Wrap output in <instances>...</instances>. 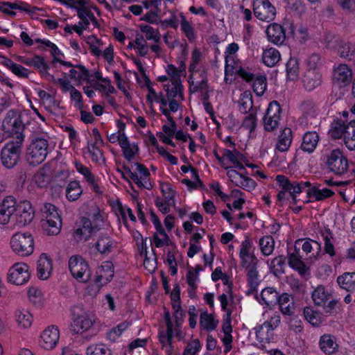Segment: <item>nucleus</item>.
I'll return each instance as SVG.
<instances>
[{
	"mask_svg": "<svg viewBox=\"0 0 355 355\" xmlns=\"http://www.w3.org/2000/svg\"><path fill=\"white\" fill-rule=\"evenodd\" d=\"M139 29L145 34L146 40H153L155 43L160 42L161 35L158 29H154L152 26L147 24L139 25Z\"/></svg>",
	"mask_w": 355,
	"mask_h": 355,
	"instance_id": "nucleus-40",
	"label": "nucleus"
},
{
	"mask_svg": "<svg viewBox=\"0 0 355 355\" xmlns=\"http://www.w3.org/2000/svg\"><path fill=\"white\" fill-rule=\"evenodd\" d=\"M34 216L35 212L31 202L25 200L17 205L11 222L14 226L21 227L31 223Z\"/></svg>",
	"mask_w": 355,
	"mask_h": 355,
	"instance_id": "nucleus-6",
	"label": "nucleus"
},
{
	"mask_svg": "<svg viewBox=\"0 0 355 355\" xmlns=\"http://www.w3.org/2000/svg\"><path fill=\"white\" fill-rule=\"evenodd\" d=\"M76 168L79 173H80L81 174H83L84 175L86 180L93 187L94 190L96 192H99V191H98L99 187L96 184L95 180H94V177L92 174V173L90 172L89 168L87 167L83 166L82 164L77 163V162L76 163Z\"/></svg>",
	"mask_w": 355,
	"mask_h": 355,
	"instance_id": "nucleus-42",
	"label": "nucleus"
},
{
	"mask_svg": "<svg viewBox=\"0 0 355 355\" xmlns=\"http://www.w3.org/2000/svg\"><path fill=\"white\" fill-rule=\"evenodd\" d=\"M200 343L198 339L193 340L186 347L183 355H196L200 349Z\"/></svg>",
	"mask_w": 355,
	"mask_h": 355,
	"instance_id": "nucleus-64",
	"label": "nucleus"
},
{
	"mask_svg": "<svg viewBox=\"0 0 355 355\" xmlns=\"http://www.w3.org/2000/svg\"><path fill=\"white\" fill-rule=\"evenodd\" d=\"M241 266L245 268V270L257 267L258 260L253 254L241 257Z\"/></svg>",
	"mask_w": 355,
	"mask_h": 355,
	"instance_id": "nucleus-61",
	"label": "nucleus"
},
{
	"mask_svg": "<svg viewBox=\"0 0 355 355\" xmlns=\"http://www.w3.org/2000/svg\"><path fill=\"white\" fill-rule=\"evenodd\" d=\"M59 337V330L53 326L49 327L44 330L40 336V345L45 349H51L56 345Z\"/></svg>",
	"mask_w": 355,
	"mask_h": 355,
	"instance_id": "nucleus-15",
	"label": "nucleus"
},
{
	"mask_svg": "<svg viewBox=\"0 0 355 355\" xmlns=\"http://www.w3.org/2000/svg\"><path fill=\"white\" fill-rule=\"evenodd\" d=\"M113 244L114 242L109 235L101 233L95 243V248L101 254H105L111 252Z\"/></svg>",
	"mask_w": 355,
	"mask_h": 355,
	"instance_id": "nucleus-21",
	"label": "nucleus"
},
{
	"mask_svg": "<svg viewBox=\"0 0 355 355\" xmlns=\"http://www.w3.org/2000/svg\"><path fill=\"white\" fill-rule=\"evenodd\" d=\"M246 270L250 286L252 289H255L259 284L257 267H254V268H249Z\"/></svg>",
	"mask_w": 355,
	"mask_h": 355,
	"instance_id": "nucleus-62",
	"label": "nucleus"
},
{
	"mask_svg": "<svg viewBox=\"0 0 355 355\" xmlns=\"http://www.w3.org/2000/svg\"><path fill=\"white\" fill-rule=\"evenodd\" d=\"M304 116L306 119L313 118L315 115V105L312 101H305L302 104Z\"/></svg>",
	"mask_w": 355,
	"mask_h": 355,
	"instance_id": "nucleus-59",
	"label": "nucleus"
},
{
	"mask_svg": "<svg viewBox=\"0 0 355 355\" xmlns=\"http://www.w3.org/2000/svg\"><path fill=\"white\" fill-rule=\"evenodd\" d=\"M69 268L72 276L80 282H87L91 277L89 266L80 255L72 256L69 260Z\"/></svg>",
	"mask_w": 355,
	"mask_h": 355,
	"instance_id": "nucleus-7",
	"label": "nucleus"
},
{
	"mask_svg": "<svg viewBox=\"0 0 355 355\" xmlns=\"http://www.w3.org/2000/svg\"><path fill=\"white\" fill-rule=\"evenodd\" d=\"M253 11L255 17L261 21H270L276 15V9L269 0H254Z\"/></svg>",
	"mask_w": 355,
	"mask_h": 355,
	"instance_id": "nucleus-11",
	"label": "nucleus"
},
{
	"mask_svg": "<svg viewBox=\"0 0 355 355\" xmlns=\"http://www.w3.org/2000/svg\"><path fill=\"white\" fill-rule=\"evenodd\" d=\"M321 75L316 71L308 70L303 78V83L306 89L311 91L320 85Z\"/></svg>",
	"mask_w": 355,
	"mask_h": 355,
	"instance_id": "nucleus-25",
	"label": "nucleus"
},
{
	"mask_svg": "<svg viewBox=\"0 0 355 355\" xmlns=\"http://www.w3.org/2000/svg\"><path fill=\"white\" fill-rule=\"evenodd\" d=\"M318 141L319 137L315 132H308L304 135L301 148L304 151L311 153L316 148Z\"/></svg>",
	"mask_w": 355,
	"mask_h": 355,
	"instance_id": "nucleus-27",
	"label": "nucleus"
},
{
	"mask_svg": "<svg viewBox=\"0 0 355 355\" xmlns=\"http://www.w3.org/2000/svg\"><path fill=\"white\" fill-rule=\"evenodd\" d=\"M285 257L282 255L274 258L270 263V268L272 272L277 276L284 272Z\"/></svg>",
	"mask_w": 355,
	"mask_h": 355,
	"instance_id": "nucleus-52",
	"label": "nucleus"
},
{
	"mask_svg": "<svg viewBox=\"0 0 355 355\" xmlns=\"http://www.w3.org/2000/svg\"><path fill=\"white\" fill-rule=\"evenodd\" d=\"M79 223L80 227L74 232V237L77 241H86L101 230L98 224L93 225L91 219L87 217H82Z\"/></svg>",
	"mask_w": 355,
	"mask_h": 355,
	"instance_id": "nucleus-9",
	"label": "nucleus"
},
{
	"mask_svg": "<svg viewBox=\"0 0 355 355\" xmlns=\"http://www.w3.org/2000/svg\"><path fill=\"white\" fill-rule=\"evenodd\" d=\"M49 167H42L35 174L34 180L35 184L40 187H46L50 181V175L49 174Z\"/></svg>",
	"mask_w": 355,
	"mask_h": 355,
	"instance_id": "nucleus-41",
	"label": "nucleus"
},
{
	"mask_svg": "<svg viewBox=\"0 0 355 355\" xmlns=\"http://www.w3.org/2000/svg\"><path fill=\"white\" fill-rule=\"evenodd\" d=\"M307 196L309 198L314 197L316 200H323L334 194L331 190L324 188L320 189L318 186H314L307 191Z\"/></svg>",
	"mask_w": 355,
	"mask_h": 355,
	"instance_id": "nucleus-36",
	"label": "nucleus"
},
{
	"mask_svg": "<svg viewBox=\"0 0 355 355\" xmlns=\"http://www.w3.org/2000/svg\"><path fill=\"white\" fill-rule=\"evenodd\" d=\"M238 182L240 183L235 182L234 185L243 189H246L247 191L254 189L256 186V182L252 179L248 178L243 174L241 175Z\"/></svg>",
	"mask_w": 355,
	"mask_h": 355,
	"instance_id": "nucleus-56",
	"label": "nucleus"
},
{
	"mask_svg": "<svg viewBox=\"0 0 355 355\" xmlns=\"http://www.w3.org/2000/svg\"><path fill=\"white\" fill-rule=\"evenodd\" d=\"M352 78V70L346 64H340L334 71V83L340 86L349 84Z\"/></svg>",
	"mask_w": 355,
	"mask_h": 355,
	"instance_id": "nucleus-17",
	"label": "nucleus"
},
{
	"mask_svg": "<svg viewBox=\"0 0 355 355\" xmlns=\"http://www.w3.org/2000/svg\"><path fill=\"white\" fill-rule=\"evenodd\" d=\"M120 146L122 148L123 156L128 162H131L139 151L138 146L135 144L130 145L126 136H123Z\"/></svg>",
	"mask_w": 355,
	"mask_h": 355,
	"instance_id": "nucleus-29",
	"label": "nucleus"
},
{
	"mask_svg": "<svg viewBox=\"0 0 355 355\" xmlns=\"http://www.w3.org/2000/svg\"><path fill=\"white\" fill-rule=\"evenodd\" d=\"M88 355H110V352L104 345H93L87 347Z\"/></svg>",
	"mask_w": 355,
	"mask_h": 355,
	"instance_id": "nucleus-55",
	"label": "nucleus"
},
{
	"mask_svg": "<svg viewBox=\"0 0 355 355\" xmlns=\"http://www.w3.org/2000/svg\"><path fill=\"white\" fill-rule=\"evenodd\" d=\"M243 127L250 130V132H252L257 126V117L255 113H250L243 121Z\"/></svg>",
	"mask_w": 355,
	"mask_h": 355,
	"instance_id": "nucleus-58",
	"label": "nucleus"
},
{
	"mask_svg": "<svg viewBox=\"0 0 355 355\" xmlns=\"http://www.w3.org/2000/svg\"><path fill=\"white\" fill-rule=\"evenodd\" d=\"M304 315L306 320L313 326H317L321 322L320 313L311 307L304 308Z\"/></svg>",
	"mask_w": 355,
	"mask_h": 355,
	"instance_id": "nucleus-50",
	"label": "nucleus"
},
{
	"mask_svg": "<svg viewBox=\"0 0 355 355\" xmlns=\"http://www.w3.org/2000/svg\"><path fill=\"white\" fill-rule=\"evenodd\" d=\"M16 318L18 325L21 326L24 329L30 327L32 324L33 316L28 311H17Z\"/></svg>",
	"mask_w": 355,
	"mask_h": 355,
	"instance_id": "nucleus-48",
	"label": "nucleus"
},
{
	"mask_svg": "<svg viewBox=\"0 0 355 355\" xmlns=\"http://www.w3.org/2000/svg\"><path fill=\"white\" fill-rule=\"evenodd\" d=\"M266 78L264 76H258L253 83V90L256 94L261 96L266 89Z\"/></svg>",
	"mask_w": 355,
	"mask_h": 355,
	"instance_id": "nucleus-54",
	"label": "nucleus"
},
{
	"mask_svg": "<svg viewBox=\"0 0 355 355\" xmlns=\"http://www.w3.org/2000/svg\"><path fill=\"white\" fill-rule=\"evenodd\" d=\"M331 294L329 293L323 286H318L313 291L311 297L315 305L324 306L330 300Z\"/></svg>",
	"mask_w": 355,
	"mask_h": 355,
	"instance_id": "nucleus-24",
	"label": "nucleus"
},
{
	"mask_svg": "<svg viewBox=\"0 0 355 355\" xmlns=\"http://www.w3.org/2000/svg\"><path fill=\"white\" fill-rule=\"evenodd\" d=\"M344 142L349 150H355V120L347 124Z\"/></svg>",
	"mask_w": 355,
	"mask_h": 355,
	"instance_id": "nucleus-31",
	"label": "nucleus"
},
{
	"mask_svg": "<svg viewBox=\"0 0 355 355\" xmlns=\"http://www.w3.org/2000/svg\"><path fill=\"white\" fill-rule=\"evenodd\" d=\"M319 345L321 350L327 354L334 353L338 347L334 338L327 334L320 337Z\"/></svg>",
	"mask_w": 355,
	"mask_h": 355,
	"instance_id": "nucleus-26",
	"label": "nucleus"
},
{
	"mask_svg": "<svg viewBox=\"0 0 355 355\" xmlns=\"http://www.w3.org/2000/svg\"><path fill=\"white\" fill-rule=\"evenodd\" d=\"M292 141V131L286 128L282 130L279 136V139L276 144V149L280 152L286 151Z\"/></svg>",
	"mask_w": 355,
	"mask_h": 355,
	"instance_id": "nucleus-28",
	"label": "nucleus"
},
{
	"mask_svg": "<svg viewBox=\"0 0 355 355\" xmlns=\"http://www.w3.org/2000/svg\"><path fill=\"white\" fill-rule=\"evenodd\" d=\"M256 337L260 343H269L272 338V331L270 330L263 323L255 331Z\"/></svg>",
	"mask_w": 355,
	"mask_h": 355,
	"instance_id": "nucleus-43",
	"label": "nucleus"
},
{
	"mask_svg": "<svg viewBox=\"0 0 355 355\" xmlns=\"http://www.w3.org/2000/svg\"><path fill=\"white\" fill-rule=\"evenodd\" d=\"M12 250L19 256H28L34 250L33 237L28 233H16L10 239Z\"/></svg>",
	"mask_w": 355,
	"mask_h": 355,
	"instance_id": "nucleus-5",
	"label": "nucleus"
},
{
	"mask_svg": "<svg viewBox=\"0 0 355 355\" xmlns=\"http://www.w3.org/2000/svg\"><path fill=\"white\" fill-rule=\"evenodd\" d=\"M160 189L166 200V204L172 205L175 208L174 198L175 191L172 189L171 185L168 183H161Z\"/></svg>",
	"mask_w": 355,
	"mask_h": 355,
	"instance_id": "nucleus-45",
	"label": "nucleus"
},
{
	"mask_svg": "<svg viewBox=\"0 0 355 355\" xmlns=\"http://www.w3.org/2000/svg\"><path fill=\"white\" fill-rule=\"evenodd\" d=\"M281 112L282 109L277 101H274L269 103L263 117V125L266 131H273L278 127Z\"/></svg>",
	"mask_w": 355,
	"mask_h": 355,
	"instance_id": "nucleus-10",
	"label": "nucleus"
},
{
	"mask_svg": "<svg viewBox=\"0 0 355 355\" xmlns=\"http://www.w3.org/2000/svg\"><path fill=\"white\" fill-rule=\"evenodd\" d=\"M52 270V262L51 258L45 253L39 257L37 263V277L42 280L47 279Z\"/></svg>",
	"mask_w": 355,
	"mask_h": 355,
	"instance_id": "nucleus-18",
	"label": "nucleus"
},
{
	"mask_svg": "<svg viewBox=\"0 0 355 355\" xmlns=\"http://www.w3.org/2000/svg\"><path fill=\"white\" fill-rule=\"evenodd\" d=\"M338 55L346 60L352 61L355 58V44L340 40L337 44Z\"/></svg>",
	"mask_w": 355,
	"mask_h": 355,
	"instance_id": "nucleus-19",
	"label": "nucleus"
},
{
	"mask_svg": "<svg viewBox=\"0 0 355 355\" xmlns=\"http://www.w3.org/2000/svg\"><path fill=\"white\" fill-rule=\"evenodd\" d=\"M16 201L12 196H7L0 204V223L7 224L12 220L16 209Z\"/></svg>",
	"mask_w": 355,
	"mask_h": 355,
	"instance_id": "nucleus-14",
	"label": "nucleus"
},
{
	"mask_svg": "<svg viewBox=\"0 0 355 355\" xmlns=\"http://www.w3.org/2000/svg\"><path fill=\"white\" fill-rule=\"evenodd\" d=\"M266 32L268 41L275 44H282L286 40L284 28L277 23L270 24Z\"/></svg>",
	"mask_w": 355,
	"mask_h": 355,
	"instance_id": "nucleus-16",
	"label": "nucleus"
},
{
	"mask_svg": "<svg viewBox=\"0 0 355 355\" xmlns=\"http://www.w3.org/2000/svg\"><path fill=\"white\" fill-rule=\"evenodd\" d=\"M238 103L239 111L243 114L248 113L253 107L252 96L245 92L242 94Z\"/></svg>",
	"mask_w": 355,
	"mask_h": 355,
	"instance_id": "nucleus-46",
	"label": "nucleus"
},
{
	"mask_svg": "<svg viewBox=\"0 0 355 355\" xmlns=\"http://www.w3.org/2000/svg\"><path fill=\"white\" fill-rule=\"evenodd\" d=\"M340 286L348 291L355 290V272H347L337 279Z\"/></svg>",
	"mask_w": 355,
	"mask_h": 355,
	"instance_id": "nucleus-35",
	"label": "nucleus"
},
{
	"mask_svg": "<svg viewBox=\"0 0 355 355\" xmlns=\"http://www.w3.org/2000/svg\"><path fill=\"white\" fill-rule=\"evenodd\" d=\"M4 5L8 6V7H10V8H12L13 10H19L21 11H25L27 13H28V15L32 18L35 17V15L37 10H41L37 7H33L31 9L28 8L27 7H26V6H28L26 3H21V4H18L17 3H4Z\"/></svg>",
	"mask_w": 355,
	"mask_h": 355,
	"instance_id": "nucleus-53",
	"label": "nucleus"
},
{
	"mask_svg": "<svg viewBox=\"0 0 355 355\" xmlns=\"http://www.w3.org/2000/svg\"><path fill=\"white\" fill-rule=\"evenodd\" d=\"M286 73L288 80H294L298 77L299 65L296 58H290L286 63Z\"/></svg>",
	"mask_w": 355,
	"mask_h": 355,
	"instance_id": "nucleus-47",
	"label": "nucleus"
},
{
	"mask_svg": "<svg viewBox=\"0 0 355 355\" xmlns=\"http://www.w3.org/2000/svg\"><path fill=\"white\" fill-rule=\"evenodd\" d=\"M74 68H76L78 70L71 69L69 71V76L71 78L77 80L78 81L85 80L89 83H91V75L87 69H86L82 64H77Z\"/></svg>",
	"mask_w": 355,
	"mask_h": 355,
	"instance_id": "nucleus-33",
	"label": "nucleus"
},
{
	"mask_svg": "<svg viewBox=\"0 0 355 355\" xmlns=\"http://www.w3.org/2000/svg\"><path fill=\"white\" fill-rule=\"evenodd\" d=\"M93 325V320L87 315L76 317L71 324L72 330L76 334L88 330Z\"/></svg>",
	"mask_w": 355,
	"mask_h": 355,
	"instance_id": "nucleus-23",
	"label": "nucleus"
},
{
	"mask_svg": "<svg viewBox=\"0 0 355 355\" xmlns=\"http://www.w3.org/2000/svg\"><path fill=\"white\" fill-rule=\"evenodd\" d=\"M123 168L129 178L139 188L149 190L153 187L150 182V172L144 164L133 162L131 163V168L124 164Z\"/></svg>",
	"mask_w": 355,
	"mask_h": 355,
	"instance_id": "nucleus-2",
	"label": "nucleus"
},
{
	"mask_svg": "<svg viewBox=\"0 0 355 355\" xmlns=\"http://www.w3.org/2000/svg\"><path fill=\"white\" fill-rule=\"evenodd\" d=\"M41 223L44 232L47 235H57L60 232L62 226L60 217L55 218L53 216V218H50L48 220L42 219Z\"/></svg>",
	"mask_w": 355,
	"mask_h": 355,
	"instance_id": "nucleus-20",
	"label": "nucleus"
},
{
	"mask_svg": "<svg viewBox=\"0 0 355 355\" xmlns=\"http://www.w3.org/2000/svg\"><path fill=\"white\" fill-rule=\"evenodd\" d=\"M347 124L342 122L340 120L335 121L332 129L331 130V135L334 139H340L344 137L345 135Z\"/></svg>",
	"mask_w": 355,
	"mask_h": 355,
	"instance_id": "nucleus-51",
	"label": "nucleus"
},
{
	"mask_svg": "<svg viewBox=\"0 0 355 355\" xmlns=\"http://www.w3.org/2000/svg\"><path fill=\"white\" fill-rule=\"evenodd\" d=\"M83 191L77 181H71L69 183L66 189V196L70 201L78 199Z\"/></svg>",
	"mask_w": 355,
	"mask_h": 355,
	"instance_id": "nucleus-39",
	"label": "nucleus"
},
{
	"mask_svg": "<svg viewBox=\"0 0 355 355\" xmlns=\"http://www.w3.org/2000/svg\"><path fill=\"white\" fill-rule=\"evenodd\" d=\"M261 252L264 255H270L274 250L275 241L272 236H264L259 240Z\"/></svg>",
	"mask_w": 355,
	"mask_h": 355,
	"instance_id": "nucleus-44",
	"label": "nucleus"
},
{
	"mask_svg": "<svg viewBox=\"0 0 355 355\" xmlns=\"http://www.w3.org/2000/svg\"><path fill=\"white\" fill-rule=\"evenodd\" d=\"M42 219L48 220L55 218H60L57 208L55 206L51 203H44L43 207L41 208Z\"/></svg>",
	"mask_w": 355,
	"mask_h": 355,
	"instance_id": "nucleus-49",
	"label": "nucleus"
},
{
	"mask_svg": "<svg viewBox=\"0 0 355 355\" xmlns=\"http://www.w3.org/2000/svg\"><path fill=\"white\" fill-rule=\"evenodd\" d=\"M114 276V266L110 261H105L101 266L99 275L96 277V281L100 282L101 279L110 282Z\"/></svg>",
	"mask_w": 355,
	"mask_h": 355,
	"instance_id": "nucleus-37",
	"label": "nucleus"
},
{
	"mask_svg": "<svg viewBox=\"0 0 355 355\" xmlns=\"http://www.w3.org/2000/svg\"><path fill=\"white\" fill-rule=\"evenodd\" d=\"M303 240V239H297L295 243L293 252L288 253V265L291 268L298 271L301 275H304L306 270V265L302 260V256L300 254V248L298 247Z\"/></svg>",
	"mask_w": 355,
	"mask_h": 355,
	"instance_id": "nucleus-13",
	"label": "nucleus"
},
{
	"mask_svg": "<svg viewBox=\"0 0 355 355\" xmlns=\"http://www.w3.org/2000/svg\"><path fill=\"white\" fill-rule=\"evenodd\" d=\"M24 129L25 125L20 116L14 110H10L2 122V130L4 133L9 137H15L16 141H18L20 137H21V141H24L23 132Z\"/></svg>",
	"mask_w": 355,
	"mask_h": 355,
	"instance_id": "nucleus-3",
	"label": "nucleus"
},
{
	"mask_svg": "<svg viewBox=\"0 0 355 355\" xmlns=\"http://www.w3.org/2000/svg\"><path fill=\"white\" fill-rule=\"evenodd\" d=\"M29 277L28 266L24 263H15L8 273V280L16 285L26 283Z\"/></svg>",
	"mask_w": 355,
	"mask_h": 355,
	"instance_id": "nucleus-12",
	"label": "nucleus"
},
{
	"mask_svg": "<svg viewBox=\"0 0 355 355\" xmlns=\"http://www.w3.org/2000/svg\"><path fill=\"white\" fill-rule=\"evenodd\" d=\"M277 304H279L280 311L284 315H291L293 314L294 302L287 293L280 295Z\"/></svg>",
	"mask_w": 355,
	"mask_h": 355,
	"instance_id": "nucleus-30",
	"label": "nucleus"
},
{
	"mask_svg": "<svg viewBox=\"0 0 355 355\" xmlns=\"http://www.w3.org/2000/svg\"><path fill=\"white\" fill-rule=\"evenodd\" d=\"M23 141L20 137L18 141H10L1 149V159L5 167L12 168L17 164Z\"/></svg>",
	"mask_w": 355,
	"mask_h": 355,
	"instance_id": "nucleus-4",
	"label": "nucleus"
},
{
	"mask_svg": "<svg viewBox=\"0 0 355 355\" xmlns=\"http://www.w3.org/2000/svg\"><path fill=\"white\" fill-rule=\"evenodd\" d=\"M324 241V251L329 254L331 257L335 255V250L333 243L331 242V239L333 238L332 233L329 230H326L325 233H322Z\"/></svg>",
	"mask_w": 355,
	"mask_h": 355,
	"instance_id": "nucleus-57",
	"label": "nucleus"
},
{
	"mask_svg": "<svg viewBox=\"0 0 355 355\" xmlns=\"http://www.w3.org/2000/svg\"><path fill=\"white\" fill-rule=\"evenodd\" d=\"M164 89L166 92L168 99L175 98L178 96L183 99V87L180 78L176 77L175 80L171 81V84L164 85Z\"/></svg>",
	"mask_w": 355,
	"mask_h": 355,
	"instance_id": "nucleus-22",
	"label": "nucleus"
},
{
	"mask_svg": "<svg viewBox=\"0 0 355 355\" xmlns=\"http://www.w3.org/2000/svg\"><path fill=\"white\" fill-rule=\"evenodd\" d=\"M309 70L315 71L320 65V57L318 54L313 53L306 60Z\"/></svg>",
	"mask_w": 355,
	"mask_h": 355,
	"instance_id": "nucleus-63",
	"label": "nucleus"
},
{
	"mask_svg": "<svg viewBox=\"0 0 355 355\" xmlns=\"http://www.w3.org/2000/svg\"><path fill=\"white\" fill-rule=\"evenodd\" d=\"M49 150L47 136L35 137L26 149V160L30 165L37 166L43 162Z\"/></svg>",
	"mask_w": 355,
	"mask_h": 355,
	"instance_id": "nucleus-1",
	"label": "nucleus"
},
{
	"mask_svg": "<svg viewBox=\"0 0 355 355\" xmlns=\"http://www.w3.org/2000/svg\"><path fill=\"white\" fill-rule=\"evenodd\" d=\"M218 323V320H215L212 315L207 312H203L200 314V326L207 331L214 330Z\"/></svg>",
	"mask_w": 355,
	"mask_h": 355,
	"instance_id": "nucleus-38",
	"label": "nucleus"
},
{
	"mask_svg": "<svg viewBox=\"0 0 355 355\" xmlns=\"http://www.w3.org/2000/svg\"><path fill=\"white\" fill-rule=\"evenodd\" d=\"M182 21H181V27L182 31L186 35L189 41H192L195 39V35L193 33V28L190 25V24L186 20L184 15H181Z\"/></svg>",
	"mask_w": 355,
	"mask_h": 355,
	"instance_id": "nucleus-60",
	"label": "nucleus"
},
{
	"mask_svg": "<svg viewBox=\"0 0 355 355\" xmlns=\"http://www.w3.org/2000/svg\"><path fill=\"white\" fill-rule=\"evenodd\" d=\"M261 297L265 304L271 306L277 304L280 295L273 288L268 287L261 291Z\"/></svg>",
	"mask_w": 355,
	"mask_h": 355,
	"instance_id": "nucleus-32",
	"label": "nucleus"
},
{
	"mask_svg": "<svg viewBox=\"0 0 355 355\" xmlns=\"http://www.w3.org/2000/svg\"><path fill=\"white\" fill-rule=\"evenodd\" d=\"M262 60L266 66L274 67L280 60V53L274 48L266 49L263 53Z\"/></svg>",
	"mask_w": 355,
	"mask_h": 355,
	"instance_id": "nucleus-34",
	"label": "nucleus"
},
{
	"mask_svg": "<svg viewBox=\"0 0 355 355\" xmlns=\"http://www.w3.org/2000/svg\"><path fill=\"white\" fill-rule=\"evenodd\" d=\"M326 164L330 171L339 175L346 173L349 167L347 158L339 149H334L329 153Z\"/></svg>",
	"mask_w": 355,
	"mask_h": 355,
	"instance_id": "nucleus-8",
	"label": "nucleus"
}]
</instances>
